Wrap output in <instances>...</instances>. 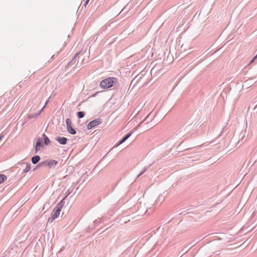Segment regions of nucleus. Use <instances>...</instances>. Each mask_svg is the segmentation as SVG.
Here are the masks:
<instances>
[{
  "instance_id": "nucleus-1",
  "label": "nucleus",
  "mask_w": 257,
  "mask_h": 257,
  "mask_svg": "<svg viewBox=\"0 0 257 257\" xmlns=\"http://www.w3.org/2000/svg\"><path fill=\"white\" fill-rule=\"evenodd\" d=\"M117 81V79L114 77L107 78L100 82V86L103 89H108L116 83Z\"/></svg>"
},
{
  "instance_id": "nucleus-2",
  "label": "nucleus",
  "mask_w": 257,
  "mask_h": 257,
  "mask_svg": "<svg viewBox=\"0 0 257 257\" xmlns=\"http://www.w3.org/2000/svg\"><path fill=\"white\" fill-rule=\"evenodd\" d=\"M58 206L59 207L52 213L51 218H49V221L51 219V221H53L59 216L60 212L63 207V205L59 203Z\"/></svg>"
},
{
  "instance_id": "nucleus-3",
  "label": "nucleus",
  "mask_w": 257,
  "mask_h": 257,
  "mask_svg": "<svg viewBox=\"0 0 257 257\" xmlns=\"http://www.w3.org/2000/svg\"><path fill=\"white\" fill-rule=\"evenodd\" d=\"M41 164H44V165L47 166L51 168L53 166H55V165H56L57 164V162L54 160H47V161H45L44 162H43L40 163L37 166V167H38L39 166H40Z\"/></svg>"
},
{
  "instance_id": "nucleus-4",
  "label": "nucleus",
  "mask_w": 257,
  "mask_h": 257,
  "mask_svg": "<svg viewBox=\"0 0 257 257\" xmlns=\"http://www.w3.org/2000/svg\"><path fill=\"white\" fill-rule=\"evenodd\" d=\"M100 123L99 119H96L90 121L87 125V128L90 130Z\"/></svg>"
},
{
  "instance_id": "nucleus-5",
  "label": "nucleus",
  "mask_w": 257,
  "mask_h": 257,
  "mask_svg": "<svg viewBox=\"0 0 257 257\" xmlns=\"http://www.w3.org/2000/svg\"><path fill=\"white\" fill-rule=\"evenodd\" d=\"M43 147L42 141L40 139L37 140L36 144L35 146V151L36 152L39 151Z\"/></svg>"
},
{
  "instance_id": "nucleus-6",
  "label": "nucleus",
  "mask_w": 257,
  "mask_h": 257,
  "mask_svg": "<svg viewBox=\"0 0 257 257\" xmlns=\"http://www.w3.org/2000/svg\"><path fill=\"white\" fill-rule=\"evenodd\" d=\"M56 140L61 144L65 145L67 143V139L65 137H58Z\"/></svg>"
},
{
  "instance_id": "nucleus-7",
  "label": "nucleus",
  "mask_w": 257,
  "mask_h": 257,
  "mask_svg": "<svg viewBox=\"0 0 257 257\" xmlns=\"http://www.w3.org/2000/svg\"><path fill=\"white\" fill-rule=\"evenodd\" d=\"M132 134V132L128 133L120 142L119 143L116 145V147H118L120 144H122Z\"/></svg>"
},
{
  "instance_id": "nucleus-8",
  "label": "nucleus",
  "mask_w": 257,
  "mask_h": 257,
  "mask_svg": "<svg viewBox=\"0 0 257 257\" xmlns=\"http://www.w3.org/2000/svg\"><path fill=\"white\" fill-rule=\"evenodd\" d=\"M40 160V157L39 156H35L32 158V162L33 164H37Z\"/></svg>"
},
{
  "instance_id": "nucleus-9",
  "label": "nucleus",
  "mask_w": 257,
  "mask_h": 257,
  "mask_svg": "<svg viewBox=\"0 0 257 257\" xmlns=\"http://www.w3.org/2000/svg\"><path fill=\"white\" fill-rule=\"evenodd\" d=\"M41 111L42 110L40 111L38 113H34V114L28 115V118L29 119H32V118L36 117L37 116H38L41 113Z\"/></svg>"
},
{
  "instance_id": "nucleus-10",
  "label": "nucleus",
  "mask_w": 257,
  "mask_h": 257,
  "mask_svg": "<svg viewBox=\"0 0 257 257\" xmlns=\"http://www.w3.org/2000/svg\"><path fill=\"white\" fill-rule=\"evenodd\" d=\"M67 130L70 134L74 135L76 134V131L72 127V126L67 127Z\"/></svg>"
},
{
  "instance_id": "nucleus-11",
  "label": "nucleus",
  "mask_w": 257,
  "mask_h": 257,
  "mask_svg": "<svg viewBox=\"0 0 257 257\" xmlns=\"http://www.w3.org/2000/svg\"><path fill=\"white\" fill-rule=\"evenodd\" d=\"M30 169H31V165L30 164L27 163L26 167L24 169L23 172L24 173H27V172H29L30 170Z\"/></svg>"
},
{
  "instance_id": "nucleus-12",
  "label": "nucleus",
  "mask_w": 257,
  "mask_h": 257,
  "mask_svg": "<svg viewBox=\"0 0 257 257\" xmlns=\"http://www.w3.org/2000/svg\"><path fill=\"white\" fill-rule=\"evenodd\" d=\"M43 136L44 137V143L47 145L50 143V140L45 134H43Z\"/></svg>"
},
{
  "instance_id": "nucleus-13",
  "label": "nucleus",
  "mask_w": 257,
  "mask_h": 257,
  "mask_svg": "<svg viewBox=\"0 0 257 257\" xmlns=\"http://www.w3.org/2000/svg\"><path fill=\"white\" fill-rule=\"evenodd\" d=\"M7 179V177L5 175H0V184L3 183Z\"/></svg>"
},
{
  "instance_id": "nucleus-14",
  "label": "nucleus",
  "mask_w": 257,
  "mask_h": 257,
  "mask_svg": "<svg viewBox=\"0 0 257 257\" xmlns=\"http://www.w3.org/2000/svg\"><path fill=\"white\" fill-rule=\"evenodd\" d=\"M67 127L72 126V121L70 119L67 118L66 120Z\"/></svg>"
},
{
  "instance_id": "nucleus-15",
  "label": "nucleus",
  "mask_w": 257,
  "mask_h": 257,
  "mask_svg": "<svg viewBox=\"0 0 257 257\" xmlns=\"http://www.w3.org/2000/svg\"><path fill=\"white\" fill-rule=\"evenodd\" d=\"M84 112H82V111H79L78 113H77V116L79 118H82L83 116H84Z\"/></svg>"
},
{
  "instance_id": "nucleus-16",
  "label": "nucleus",
  "mask_w": 257,
  "mask_h": 257,
  "mask_svg": "<svg viewBox=\"0 0 257 257\" xmlns=\"http://www.w3.org/2000/svg\"><path fill=\"white\" fill-rule=\"evenodd\" d=\"M256 58H257V54L253 57L250 63H252Z\"/></svg>"
},
{
  "instance_id": "nucleus-17",
  "label": "nucleus",
  "mask_w": 257,
  "mask_h": 257,
  "mask_svg": "<svg viewBox=\"0 0 257 257\" xmlns=\"http://www.w3.org/2000/svg\"><path fill=\"white\" fill-rule=\"evenodd\" d=\"M89 1V0H87V1L85 2V3H84V5H86L88 4V3Z\"/></svg>"
},
{
  "instance_id": "nucleus-18",
  "label": "nucleus",
  "mask_w": 257,
  "mask_h": 257,
  "mask_svg": "<svg viewBox=\"0 0 257 257\" xmlns=\"http://www.w3.org/2000/svg\"><path fill=\"white\" fill-rule=\"evenodd\" d=\"M3 138V135H1L0 136V141Z\"/></svg>"
}]
</instances>
